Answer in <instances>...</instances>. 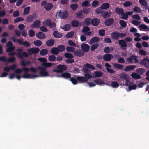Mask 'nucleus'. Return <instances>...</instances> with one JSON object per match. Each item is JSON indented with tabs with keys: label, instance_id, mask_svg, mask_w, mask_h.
<instances>
[{
	"label": "nucleus",
	"instance_id": "f257e3e1",
	"mask_svg": "<svg viewBox=\"0 0 149 149\" xmlns=\"http://www.w3.org/2000/svg\"><path fill=\"white\" fill-rule=\"evenodd\" d=\"M23 49L21 48H18L16 50V53L14 52H9V56H13L16 55L17 57L21 59L23 58V57L26 58L29 57V54L26 52H22Z\"/></svg>",
	"mask_w": 149,
	"mask_h": 149
},
{
	"label": "nucleus",
	"instance_id": "f03ea898",
	"mask_svg": "<svg viewBox=\"0 0 149 149\" xmlns=\"http://www.w3.org/2000/svg\"><path fill=\"white\" fill-rule=\"evenodd\" d=\"M12 40L14 42H17L19 44L21 45H24V46L28 47L30 46L31 45L29 42L27 41H23L22 40L19 39L17 40L16 38L14 36H12L11 38Z\"/></svg>",
	"mask_w": 149,
	"mask_h": 149
},
{
	"label": "nucleus",
	"instance_id": "7ed1b4c3",
	"mask_svg": "<svg viewBox=\"0 0 149 149\" xmlns=\"http://www.w3.org/2000/svg\"><path fill=\"white\" fill-rule=\"evenodd\" d=\"M84 76L85 77L78 76L77 77V79L81 83H87L88 81V79L92 77V75L89 73H85Z\"/></svg>",
	"mask_w": 149,
	"mask_h": 149
},
{
	"label": "nucleus",
	"instance_id": "20e7f679",
	"mask_svg": "<svg viewBox=\"0 0 149 149\" xmlns=\"http://www.w3.org/2000/svg\"><path fill=\"white\" fill-rule=\"evenodd\" d=\"M126 61L127 62L130 64L137 63L139 62L137 56L134 54L126 58Z\"/></svg>",
	"mask_w": 149,
	"mask_h": 149
},
{
	"label": "nucleus",
	"instance_id": "39448f33",
	"mask_svg": "<svg viewBox=\"0 0 149 149\" xmlns=\"http://www.w3.org/2000/svg\"><path fill=\"white\" fill-rule=\"evenodd\" d=\"M41 6H43L45 9L48 11L50 10L53 7V5L52 3H47L45 1H44L42 2Z\"/></svg>",
	"mask_w": 149,
	"mask_h": 149
},
{
	"label": "nucleus",
	"instance_id": "423d86ee",
	"mask_svg": "<svg viewBox=\"0 0 149 149\" xmlns=\"http://www.w3.org/2000/svg\"><path fill=\"white\" fill-rule=\"evenodd\" d=\"M43 25L46 26H49L51 28H54L56 27V23L54 22H52L49 19H47L43 22Z\"/></svg>",
	"mask_w": 149,
	"mask_h": 149
},
{
	"label": "nucleus",
	"instance_id": "0eeeda50",
	"mask_svg": "<svg viewBox=\"0 0 149 149\" xmlns=\"http://www.w3.org/2000/svg\"><path fill=\"white\" fill-rule=\"evenodd\" d=\"M38 69L40 70L39 73L41 76L45 77L49 76L48 73L46 71V69L45 68L39 66L38 67Z\"/></svg>",
	"mask_w": 149,
	"mask_h": 149
},
{
	"label": "nucleus",
	"instance_id": "6e6552de",
	"mask_svg": "<svg viewBox=\"0 0 149 149\" xmlns=\"http://www.w3.org/2000/svg\"><path fill=\"white\" fill-rule=\"evenodd\" d=\"M6 46L7 47L6 52H11L13 51L15 49V46L13 45V43L10 41L6 43Z\"/></svg>",
	"mask_w": 149,
	"mask_h": 149
},
{
	"label": "nucleus",
	"instance_id": "1a4fd4ad",
	"mask_svg": "<svg viewBox=\"0 0 149 149\" xmlns=\"http://www.w3.org/2000/svg\"><path fill=\"white\" fill-rule=\"evenodd\" d=\"M37 18V15L36 13H33L32 15H28L26 19V21L27 22H32L35 19Z\"/></svg>",
	"mask_w": 149,
	"mask_h": 149
},
{
	"label": "nucleus",
	"instance_id": "9d476101",
	"mask_svg": "<svg viewBox=\"0 0 149 149\" xmlns=\"http://www.w3.org/2000/svg\"><path fill=\"white\" fill-rule=\"evenodd\" d=\"M40 50V49L38 47L30 48L27 50L28 54L30 55H36L39 52Z\"/></svg>",
	"mask_w": 149,
	"mask_h": 149
},
{
	"label": "nucleus",
	"instance_id": "9b49d317",
	"mask_svg": "<svg viewBox=\"0 0 149 149\" xmlns=\"http://www.w3.org/2000/svg\"><path fill=\"white\" fill-rule=\"evenodd\" d=\"M38 77L39 76L37 75H33L29 74L26 73H25L22 76V77L25 79H31L35 78V77Z\"/></svg>",
	"mask_w": 149,
	"mask_h": 149
},
{
	"label": "nucleus",
	"instance_id": "f8f14e48",
	"mask_svg": "<svg viewBox=\"0 0 149 149\" xmlns=\"http://www.w3.org/2000/svg\"><path fill=\"white\" fill-rule=\"evenodd\" d=\"M100 22L99 19L94 18L91 20V24L94 26H98Z\"/></svg>",
	"mask_w": 149,
	"mask_h": 149
},
{
	"label": "nucleus",
	"instance_id": "ddd939ff",
	"mask_svg": "<svg viewBox=\"0 0 149 149\" xmlns=\"http://www.w3.org/2000/svg\"><path fill=\"white\" fill-rule=\"evenodd\" d=\"M119 44L120 45L122 48V49L125 50L127 46V45L125 40H119L118 42Z\"/></svg>",
	"mask_w": 149,
	"mask_h": 149
},
{
	"label": "nucleus",
	"instance_id": "4468645a",
	"mask_svg": "<svg viewBox=\"0 0 149 149\" xmlns=\"http://www.w3.org/2000/svg\"><path fill=\"white\" fill-rule=\"evenodd\" d=\"M16 67L15 64H13L10 66H5L3 68L5 72H9L11 70H14Z\"/></svg>",
	"mask_w": 149,
	"mask_h": 149
},
{
	"label": "nucleus",
	"instance_id": "2eb2a0df",
	"mask_svg": "<svg viewBox=\"0 0 149 149\" xmlns=\"http://www.w3.org/2000/svg\"><path fill=\"white\" fill-rule=\"evenodd\" d=\"M59 17L63 19H65L68 16V13L66 11L63 12L60 11L58 13Z\"/></svg>",
	"mask_w": 149,
	"mask_h": 149
},
{
	"label": "nucleus",
	"instance_id": "dca6fc26",
	"mask_svg": "<svg viewBox=\"0 0 149 149\" xmlns=\"http://www.w3.org/2000/svg\"><path fill=\"white\" fill-rule=\"evenodd\" d=\"M22 71L26 72L29 71V70L26 67L23 68L22 69H17L15 70V73L16 74H20L22 73Z\"/></svg>",
	"mask_w": 149,
	"mask_h": 149
},
{
	"label": "nucleus",
	"instance_id": "f3484780",
	"mask_svg": "<svg viewBox=\"0 0 149 149\" xmlns=\"http://www.w3.org/2000/svg\"><path fill=\"white\" fill-rule=\"evenodd\" d=\"M81 48L85 52H88L90 49V46L86 44L83 43L81 45Z\"/></svg>",
	"mask_w": 149,
	"mask_h": 149
},
{
	"label": "nucleus",
	"instance_id": "a211bd4d",
	"mask_svg": "<svg viewBox=\"0 0 149 149\" xmlns=\"http://www.w3.org/2000/svg\"><path fill=\"white\" fill-rule=\"evenodd\" d=\"M57 68L59 70L61 73H63L64 71L67 70V67L65 65L63 64L57 65Z\"/></svg>",
	"mask_w": 149,
	"mask_h": 149
},
{
	"label": "nucleus",
	"instance_id": "6ab92c4d",
	"mask_svg": "<svg viewBox=\"0 0 149 149\" xmlns=\"http://www.w3.org/2000/svg\"><path fill=\"white\" fill-rule=\"evenodd\" d=\"M36 37L39 39H44L46 36L45 35L41 32H39L37 33L36 34Z\"/></svg>",
	"mask_w": 149,
	"mask_h": 149
},
{
	"label": "nucleus",
	"instance_id": "aec40b11",
	"mask_svg": "<svg viewBox=\"0 0 149 149\" xmlns=\"http://www.w3.org/2000/svg\"><path fill=\"white\" fill-rule=\"evenodd\" d=\"M110 35L112 38L115 40H116L119 37V32L117 31L113 32Z\"/></svg>",
	"mask_w": 149,
	"mask_h": 149
},
{
	"label": "nucleus",
	"instance_id": "412c9836",
	"mask_svg": "<svg viewBox=\"0 0 149 149\" xmlns=\"http://www.w3.org/2000/svg\"><path fill=\"white\" fill-rule=\"evenodd\" d=\"M113 58V56L111 54H107L104 55L103 57L104 60L107 61H109Z\"/></svg>",
	"mask_w": 149,
	"mask_h": 149
},
{
	"label": "nucleus",
	"instance_id": "4be33fe9",
	"mask_svg": "<svg viewBox=\"0 0 149 149\" xmlns=\"http://www.w3.org/2000/svg\"><path fill=\"white\" fill-rule=\"evenodd\" d=\"M113 22L114 20L112 18H109L105 20L104 24L106 26H110L113 24Z\"/></svg>",
	"mask_w": 149,
	"mask_h": 149
},
{
	"label": "nucleus",
	"instance_id": "5701e85b",
	"mask_svg": "<svg viewBox=\"0 0 149 149\" xmlns=\"http://www.w3.org/2000/svg\"><path fill=\"white\" fill-rule=\"evenodd\" d=\"M74 54L75 56L79 57L82 56L84 55L83 52L80 49H77L76 51H75Z\"/></svg>",
	"mask_w": 149,
	"mask_h": 149
},
{
	"label": "nucleus",
	"instance_id": "b1692460",
	"mask_svg": "<svg viewBox=\"0 0 149 149\" xmlns=\"http://www.w3.org/2000/svg\"><path fill=\"white\" fill-rule=\"evenodd\" d=\"M136 67V66L133 65L126 66L124 69V70L126 72L132 71Z\"/></svg>",
	"mask_w": 149,
	"mask_h": 149
},
{
	"label": "nucleus",
	"instance_id": "393cba45",
	"mask_svg": "<svg viewBox=\"0 0 149 149\" xmlns=\"http://www.w3.org/2000/svg\"><path fill=\"white\" fill-rule=\"evenodd\" d=\"M71 24L72 27H76L79 25H81V23L79 22L77 20H74L71 22Z\"/></svg>",
	"mask_w": 149,
	"mask_h": 149
},
{
	"label": "nucleus",
	"instance_id": "a878e982",
	"mask_svg": "<svg viewBox=\"0 0 149 149\" xmlns=\"http://www.w3.org/2000/svg\"><path fill=\"white\" fill-rule=\"evenodd\" d=\"M53 36L55 38H59L62 37V35L61 33L57 31H55L53 33Z\"/></svg>",
	"mask_w": 149,
	"mask_h": 149
},
{
	"label": "nucleus",
	"instance_id": "bb28decb",
	"mask_svg": "<svg viewBox=\"0 0 149 149\" xmlns=\"http://www.w3.org/2000/svg\"><path fill=\"white\" fill-rule=\"evenodd\" d=\"M139 1L140 4L145 7L144 8L145 9H147V7L148 6V3L146 0H139Z\"/></svg>",
	"mask_w": 149,
	"mask_h": 149
},
{
	"label": "nucleus",
	"instance_id": "cd10ccee",
	"mask_svg": "<svg viewBox=\"0 0 149 149\" xmlns=\"http://www.w3.org/2000/svg\"><path fill=\"white\" fill-rule=\"evenodd\" d=\"M99 38L97 37H95L92 38L90 40L89 43L91 44L97 43L99 42Z\"/></svg>",
	"mask_w": 149,
	"mask_h": 149
},
{
	"label": "nucleus",
	"instance_id": "c85d7f7f",
	"mask_svg": "<svg viewBox=\"0 0 149 149\" xmlns=\"http://www.w3.org/2000/svg\"><path fill=\"white\" fill-rule=\"evenodd\" d=\"M76 15L77 17L79 19H81L85 17L84 15L83 14L82 10H80L76 13Z\"/></svg>",
	"mask_w": 149,
	"mask_h": 149
},
{
	"label": "nucleus",
	"instance_id": "c756f323",
	"mask_svg": "<svg viewBox=\"0 0 149 149\" xmlns=\"http://www.w3.org/2000/svg\"><path fill=\"white\" fill-rule=\"evenodd\" d=\"M54 43V40L53 39H50L47 40L46 42V45L49 47L53 46Z\"/></svg>",
	"mask_w": 149,
	"mask_h": 149
},
{
	"label": "nucleus",
	"instance_id": "7c9ffc66",
	"mask_svg": "<svg viewBox=\"0 0 149 149\" xmlns=\"http://www.w3.org/2000/svg\"><path fill=\"white\" fill-rule=\"evenodd\" d=\"M41 22L39 20H36L35 21L33 24V26L34 27L38 28L40 26Z\"/></svg>",
	"mask_w": 149,
	"mask_h": 149
},
{
	"label": "nucleus",
	"instance_id": "2f4dec72",
	"mask_svg": "<svg viewBox=\"0 0 149 149\" xmlns=\"http://www.w3.org/2000/svg\"><path fill=\"white\" fill-rule=\"evenodd\" d=\"M51 52L53 54L57 55L59 52L58 49L57 47H53L51 49Z\"/></svg>",
	"mask_w": 149,
	"mask_h": 149
},
{
	"label": "nucleus",
	"instance_id": "473e14b6",
	"mask_svg": "<svg viewBox=\"0 0 149 149\" xmlns=\"http://www.w3.org/2000/svg\"><path fill=\"white\" fill-rule=\"evenodd\" d=\"M101 16L103 17L105 19L110 17L111 14L109 12L106 11H103V13L101 14Z\"/></svg>",
	"mask_w": 149,
	"mask_h": 149
},
{
	"label": "nucleus",
	"instance_id": "72a5a7b5",
	"mask_svg": "<svg viewBox=\"0 0 149 149\" xmlns=\"http://www.w3.org/2000/svg\"><path fill=\"white\" fill-rule=\"evenodd\" d=\"M57 77H62L65 78H70L71 77V74L69 73L68 72H64L62 73L61 76H57Z\"/></svg>",
	"mask_w": 149,
	"mask_h": 149
},
{
	"label": "nucleus",
	"instance_id": "f704fd0d",
	"mask_svg": "<svg viewBox=\"0 0 149 149\" xmlns=\"http://www.w3.org/2000/svg\"><path fill=\"white\" fill-rule=\"evenodd\" d=\"M94 72V74H93L94 78L101 77L103 74V73L100 71H95Z\"/></svg>",
	"mask_w": 149,
	"mask_h": 149
},
{
	"label": "nucleus",
	"instance_id": "c9c22d12",
	"mask_svg": "<svg viewBox=\"0 0 149 149\" xmlns=\"http://www.w3.org/2000/svg\"><path fill=\"white\" fill-rule=\"evenodd\" d=\"M109 3H104L102 5L100 6V8L102 9L106 10L109 8Z\"/></svg>",
	"mask_w": 149,
	"mask_h": 149
},
{
	"label": "nucleus",
	"instance_id": "e433bc0d",
	"mask_svg": "<svg viewBox=\"0 0 149 149\" xmlns=\"http://www.w3.org/2000/svg\"><path fill=\"white\" fill-rule=\"evenodd\" d=\"M136 72L140 75L143 74L145 71V69L143 68H139L136 70Z\"/></svg>",
	"mask_w": 149,
	"mask_h": 149
},
{
	"label": "nucleus",
	"instance_id": "4c0bfd02",
	"mask_svg": "<svg viewBox=\"0 0 149 149\" xmlns=\"http://www.w3.org/2000/svg\"><path fill=\"white\" fill-rule=\"evenodd\" d=\"M20 63L22 66H24L30 65L31 62L29 61H25L24 60H22L21 61Z\"/></svg>",
	"mask_w": 149,
	"mask_h": 149
},
{
	"label": "nucleus",
	"instance_id": "58836bf2",
	"mask_svg": "<svg viewBox=\"0 0 149 149\" xmlns=\"http://www.w3.org/2000/svg\"><path fill=\"white\" fill-rule=\"evenodd\" d=\"M115 11L117 14H121L123 12V10L122 8L116 7L115 9Z\"/></svg>",
	"mask_w": 149,
	"mask_h": 149
},
{
	"label": "nucleus",
	"instance_id": "ea45409f",
	"mask_svg": "<svg viewBox=\"0 0 149 149\" xmlns=\"http://www.w3.org/2000/svg\"><path fill=\"white\" fill-rule=\"evenodd\" d=\"M48 52V50L46 49H43L40 51V54L42 56H45L46 55Z\"/></svg>",
	"mask_w": 149,
	"mask_h": 149
},
{
	"label": "nucleus",
	"instance_id": "a19ab883",
	"mask_svg": "<svg viewBox=\"0 0 149 149\" xmlns=\"http://www.w3.org/2000/svg\"><path fill=\"white\" fill-rule=\"evenodd\" d=\"M92 19L89 18H86L84 19V21L83 22V23L85 22L87 26H89L91 23Z\"/></svg>",
	"mask_w": 149,
	"mask_h": 149
},
{
	"label": "nucleus",
	"instance_id": "79ce46f5",
	"mask_svg": "<svg viewBox=\"0 0 149 149\" xmlns=\"http://www.w3.org/2000/svg\"><path fill=\"white\" fill-rule=\"evenodd\" d=\"M132 77L135 79H139L141 78V76L138 73H133L131 74Z\"/></svg>",
	"mask_w": 149,
	"mask_h": 149
},
{
	"label": "nucleus",
	"instance_id": "37998d69",
	"mask_svg": "<svg viewBox=\"0 0 149 149\" xmlns=\"http://www.w3.org/2000/svg\"><path fill=\"white\" fill-rule=\"evenodd\" d=\"M71 26L69 24H66L64 25L62 28L64 31H68L71 28Z\"/></svg>",
	"mask_w": 149,
	"mask_h": 149
},
{
	"label": "nucleus",
	"instance_id": "c03bdc74",
	"mask_svg": "<svg viewBox=\"0 0 149 149\" xmlns=\"http://www.w3.org/2000/svg\"><path fill=\"white\" fill-rule=\"evenodd\" d=\"M66 50L68 52H73L75 51V48L72 47L68 46L66 48Z\"/></svg>",
	"mask_w": 149,
	"mask_h": 149
},
{
	"label": "nucleus",
	"instance_id": "a18cd8bd",
	"mask_svg": "<svg viewBox=\"0 0 149 149\" xmlns=\"http://www.w3.org/2000/svg\"><path fill=\"white\" fill-rule=\"evenodd\" d=\"M65 57L68 59H72L74 58V56L71 54L70 53H66L64 54Z\"/></svg>",
	"mask_w": 149,
	"mask_h": 149
},
{
	"label": "nucleus",
	"instance_id": "49530a36",
	"mask_svg": "<svg viewBox=\"0 0 149 149\" xmlns=\"http://www.w3.org/2000/svg\"><path fill=\"white\" fill-rule=\"evenodd\" d=\"M139 27L141 29H143L147 31H149V28L146 25L144 24H141L139 26Z\"/></svg>",
	"mask_w": 149,
	"mask_h": 149
},
{
	"label": "nucleus",
	"instance_id": "de8ad7c7",
	"mask_svg": "<svg viewBox=\"0 0 149 149\" xmlns=\"http://www.w3.org/2000/svg\"><path fill=\"white\" fill-rule=\"evenodd\" d=\"M30 8V6L25 7L24 9V13L25 15H28L29 13Z\"/></svg>",
	"mask_w": 149,
	"mask_h": 149
},
{
	"label": "nucleus",
	"instance_id": "09e8293b",
	"mask_svg": "<svg viewBox=\"0 0 149 149\" xmlns=\"http://www.w3.org/2000/svg\"><path fill=\"white\" fill-rule=\"evenodd\" d=\"M135 12L140 13L141 12V9L140 8L137 6H135L133 9Z\"/></svg>",
	"mask_w": 149,
	"mask_h": 149
},
{
	"label": "nucleus",
	"instance_id": "8fccbe9b",
	"mask_svg": "<svg viewBox=\"0 0 149 149\" xmlns=\"http://www.w3.org/2000/svg\"><path fill=\"white\" fill-rule=\"evenodd\" d=\"M113 50V48L112 47H111V48H110L108 47H105L104 52L105 53H109Z\"/></svg>",
	"mask_w": 149,
	"mask_h": 149
},
{
	"label": "nucleus",
	"instance_id": "3c124183",
	"mask_svg": "<svg viewBox=\"0 0 149 149\" xmlns=\"http://www.w3.org/2000/svg\"><path fill=\"white\" fill-rule=\"evenodd\" d=\"M111 86L113 88H116L119 86V84L116 82L113 81L111 83Z\"/></svg>",
	"mask_w": 149,
	"mask_h": 149
},
{
	"label": "nucleus",
	"instance_id": "603ef678",
	"mask_svg": "<svg viewBox=\"0 0 149 149\" xmlns=\"http://www.w3.org/2000/svg\"><path fill=\"white\" fill-rule=\"evenodd\" d=\"M33 43L36 46L38 47L40 46L42 44V42L39 40L34 41Z\"/></svg>",
	"mask_w": 149,
	"mask_h": 149
},
{
	"label": "nucleus",
	"instance_id": "864d4df0",
	"mask_svg": "<svg viewBox=\"0 0 149 149\" xmlns=\"http://www.w3.org/2000/svg\"><path fill=\"white\" fill-rule=\"evenodd\" d=\"M84 66H86L87 68L91 69L93 70H95V68L93 65L88 63H86L85 65Z\"/></svg>",
	"mask_w": 149,
	"mask_h": 149
},
{
	"label": "nucleus",
	"instance_id": "5fc2aeb1",
	"mask_svg": "<svg viewBox=\"0 0 149 149\" xmlns=\"http://www.w3.org/2000/svg\"><path fill=\"white\" fill-rule=\"evenodd\" d=\"M113 66L115 68L119 69H122L124 67L123 65L118 63H114Z\"/></svg>",
	"mask_w": 149,
	"mask_h": 149
},
{
	"label": "nucleus",
	"instance_id": "6e6d98bb",
	"mask_svg": "<svg viewBox=\"0 0 149 149\" xmlns=\"http://www.w3.org/2000/svg\"><path fill=\"white\" fill-rule=\"evenodd\" d=\"M57 47L58 49L59 52H62L64 51L65 49V47L64 45H58Z\"/></svg>",
	"mask_w": 149,
	"mask_h": 149
},
{
	"label": "nucleus",
	"instance_id": "4d7b16f0",
	"mask_svg": "<svg viewBox=\"0 0 149 149\" xmlns=\"http://www.w3.org/2000/svg\"><path fill=\"white\" fill-rule=\"evenodd\" d=\"M90 6V4L89 2L87 1H85L81 3V6L84 7H89Z\"/></svg>",
	"mask_w": 149,
	"mask_h": 149
},
{
	"label": "nucleus",
	"instance_id": "13d9d810",
	"mask_svg": "<svg viewBox=\"0 0 149 149\" xmlns=\"http://www.w3.org/2000/svg\"><path fill=\"white\" fill-rule=\"evenodd\" d=\"M99 46L98 44L97 43L91 46V47L90 50L91 51H93L98 47Z\"/></svg>",
	"mask_w": 149,
	"mask_h": 149
},
{
	"label": "nucleus",
	"instance_id": "bf43d9fd",
	"mask_svg": "<svg viewBox=\"0 0 149 149\" xmlns=\"http://www.w3.org/2000/svg\"><path fill=\"white\" fill-rule=\"evenodd\" d=\"M94 81L97 85H101L104 83L103 81L100 79L95 80Z\"/></svg>",
	"mask_w": 149,
	"mask_h": 149
},
{
	"label": "nucleus",
	"instance_id": "052dcab7",
	"mask_svg": "<svg viewBox=\"0 0 149 149\" xmlns=\"http://www.w3.org/2000/svg\"><path fill=\"white\" fill-rule=\"evenodd\" d=\"M56 57L54 55H50L48 57L49 60L51 62L54 61L56 59Z\"/></svg>",
	"mask_w": 149,
	"mask_h": 149
},
{
	"label": "nucleus",
	"instance_id": "680f3d73",
	"mask_svg": "<svg viewBox=\"0 0 149 149\" xmlns=\"http://www.w3.org/2000/svg\"><path fill=\"white\" fill-rule=\"evenodd\" d=\"M119 23L123 28H125L127 26V24L123 20H120Z\"/></svg>",
	"mask_w": 149,
	"mask_h": 149
},
{
	"label": "nucleus",
	"instance_id": "e2e57ef3",
	"mask_svg": "<svg viewBox=\"0 0 149 149\" xmlns=\"http://www.w3.org/2000/svg\"><path fill=\"white\" fill-rule=\"evenodd\" d=\"M78 6L77 3L72 4L70 5V8L73 10H75L78 8Z\"/></svg>",
	"mask_w": 149,
	"mask_h": 149
},
{
	"label": "nucleus",
	"instance_id": "0e129e2a",
	"mask_svg": "<svg viewBox=\"0 0 149 149\" xmlns=\"http://www.w3.org/2000/svg\"><path fill=\"white\" fill-rule=\"evenodd\" d=\"M128 15L123 12L121 14V18L125 20H126L128 18Z\"/></svg>",
	"mask_w": 149,
	"mask_h": 149
},
{
	"label": "nucleus",
	"instance_id": "69168bd1",
	"mask_svg": "<svg viewBox=\"0 0 149 149\" xmlns=\"http://www.w3.org/2000/svg\"><path fill=\"white\" fill-rule=\"evenodd\" d=\"M15 60V58L14 56H12L7 59V62L8 63H12L14 62Z\"/></svg>",
	"mask_w": 149,
	"mask_h": 149
},
{
	"label": "nucleus",
	"instance_id": "338daca9",
	"mask_svg": "<svg viewBox=\"0 0 149 149\" xmlns=\"http://www.w3.org/2000/svg\"><path fill=\"white\" fill-rule=\"evenodd\" d=\"M132 3L130 1H126L123 4V6L125 7H128L132 5Z\"/></svg>",
	"mask_w": 149,
	"mask_h": 149
},
{
	"label": "nucleus",
	"instance_id": "774afa93",
	"mask_svg": "<svg viewBox=\"0 0 149 149\" xmlns=\"http://www.w3.org/2000/svg\"><path fill=\"white\" fill-rule=\"evenodd\" d=\"M42 65L45 67H51L52 65V64L50 63H43L42 64Z\"/></svg>",
	"mask_w": 149,
	"mask_h": 149
}]
</instances>
